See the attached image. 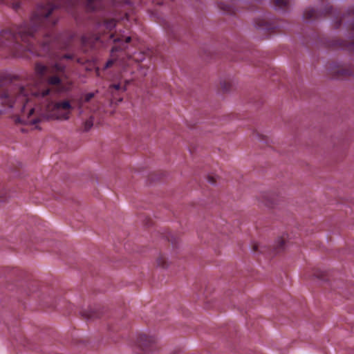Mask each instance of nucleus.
<instances>
[{
    "mask_svg": "<svg viewBox=\"0 0 354 354\" xmlns=\"http://www.w3.org/2000/svg\"><path fill=\"white\" fill-rule=\"evenodd\" d=\"M28 90L25 88H20L15 93H7L0 92V112L13 111L24 113L28 108V117L35 111V109L28 106L30 97L28 96Z\"/></svg>",
    "mask_w": 354,
    "mask_h": 354,
    "instance_id": "obj_1",
    "label": "nucleus"
},
{
    "mask_svg": "<svg viewBox=\"0 0 354 354\" xmlns=\"http://www.w3.org/2000/svg\"><path fill=\"white\" fill-rule=\"evenodd\" d=\"M54 9L55 6L50 3L38 6L36 13L32 19V26L24 25L20 26L17 30V35L22 40L26 41L36 30L35 24H43Z\"/></svg>",
    "mask_w": 354,
    "mask_h": 354,
    "instance_id": "obj_2",
    "label": "nucleus"
},
{
    "mask_svg": "<svg viewBox=\"0 0 354 354\" xmlns=\"http://www.w3.org/2000/svg\"><path fill=\"white\" fill-rule=\"evenodd\" d=\"M71 109L68 101L50 103L47 105L43 116L47 119L67 120L70 118Z\"/></svg>",
    "mask_w": 354,
    "mask_h": 354,
    "instance_id": "obj_3",
    "label": "nucleus"
},
{
    "mask_svg": "<svg viewBox=\"0 0 354 354\" xmlns=\"http://www.w3.org/2000/svg\"><path fill=\"white\" fill-rule=\"evenodd\" d=\"M138 342L140 346H151L156 343V338L154 336L142 333L139 336Z\"/></svg>",
    "mask_w": 354,
    "mask_h": 354,
    "instance_id": "obj_4",
    "label": "nucleus"
},
{
    "mask_svg": "<svg viewBox=\"0 0 354 354\" xmlns=\"http://www.w3.org/2000/svg\"><path fill=\"white\" fill-rule=\"evenodd\" d=\"M156 265L160 268H167L170 265L168 254L167 253H160L156 258Z\"/></svg>",
    "mask_w": 354,
    "mask_h": 354,
    "instance_id": "obj_5",
    "label": "nucleus"
},
{
    "mask_svg": "<svg viewBox=\"0 0 354 354\" xmlns=\"http://www.w3.org/2000/svg\"><path fill=\"white\" fill-rule=\"evenodd\" d=\"M109 38L112 39L114 43H122L124 41L125 43H129L131 41L130 36H124L120 32L111 33Z\"/></svg>",
    "mask_w": 354,
    "mask_h": 354,
    "instance_id": "obj_6",
    "label": "nucleus"
},
{
    "mask_svg": "<svg viewBox=\"0 0 354 354\" xmlns=\"http://www.w3.org/2000/svg\"><path fill=\"white\" fill-rule=\"evenodd\" d=\"M104 6L103 0H86V7L91 10H97Z\"/></svg>",
    "mask_w": 354,
    "mask_h": 354,
    "instance_id": "obj_7",
    "label": "nucleus"
},
{
    "mask_svg": "<svg viewBox=\"0 0 354 354\" xmlns=\"http://www.w3.org/2000/svg\"><path fill=\"white\" fill-rule=\"evenodd\" d=\"M286 245V241L283 238L277 239L274 242V248L276 249V252H278L284 249Z\"/></svg>",
    "mask_w": 354,
    "mask_h": 354,
    "instance_id": "obj_8",
    "label": "nucleus"
},
{
    "mask_svg": "<svg viewBox=\"0 0 354 354\" xmlns=\"http://www.w3.org/2000/svg\"><path fill=\"white\" fill-rule=\"evenodd\" d=\"M102 27H104L105 29H106L109 31L112 30L113 28L116 26V21L113 19H111L109 21H105L102 25Z\"/></svg>",
    "mask_w": 354,
    "mask_h": 354,
    "instance_id": "obj_9",
    "label": "nucleus"
},
{
    "mask_svg": "<svg viewBox=\"0 0 354 354\" xmlns=\"http://www.w3.org/2000/svg\"><path fill=\"white\" fill-rule=\"evenodd\" d=\"M220 85H221L222 90L224 91H230L232 86L231 82H230L225 80H221L220 82Z\"/></svg>",
    "mask_w": 354,
    "mask_h": 354,
    "instance_id": "obj_10",
    "label": "nucleus"
},
{
    "mask_svg": "<svg viewBox=\"0 0 354 354\" xmlns=\"http://www.w3.org/2000/svg\"><path fill=\"white\" fill-rule=\"evenodd\" d=\"M48 83L51 85H59L61 80L57 76H53L48 80Z\"/></svg>",
    "mask_w": 354,
    "mask_h": 354,
    "instance_id": "obj_11",
    "label": "nucleus"
},
{
    "mask_svg": "<svg viewBox=\"0 0 354 354\" xmlns=\"http://www.w3.org/2000/svg\"><path fill=\"white\" fill-rule=\"evenodd\" d=\"M46 70H47V68L42 64H37V66H36V71L37 73H39L40 75H43L44 73H46Z\"/></svg>",
    "mask_w": 354,
    "mask_h": 354,
    "instance_id": "obj_12",
    "label": "nucleus"
},
{
    "mask_svg": "<svg viewBox=\"0 0 354 354\" xmlns=\"http://www.w3.org/2000/svg\"><path fill=\"white\" fill-rule=\"evenodd\" d=\"M276 2V9L282 8L283 6L286 5V0H275Z\"/></svg>",
    "mask_w": 354,
    "mask_h": 354,
    "instance_id": "obj_13",
    "label": "nucleus"
},
{
    "mask_svg": "<svg viewBox=\"0 0 354 354\" xmlns=\"http://www.w3.org/2000/svg\"><path fill=\"white\" fill-rule=\"evenodd\" d=\"M252 247L254 252H261V246L259 243H254Z\"/></svg>",
    "mask_w": 354,
    "mask_h": 354,
    "instance_id": "obj_14",
    "label": "nucleus"
},
{
    "mask_svg": "<svg viewBox=\"0 0 354 354\" xmlns=\"http://www.w3.org/2000/svg\"><path fill=\"white\" fill-rule=\"evenodd\" d=\"M93 120L91 119L88 120L84 124V129L88 131L93 126Z\"/></svg>",
    "mask_w": 354,
    "mask_h": 354,
    "instance_id": "obj_15",
    "label": "nucleus"
},
{
    "mask_svg": "<svg viewBox=\"0 0 354 354\" xmlns=\"http://www.w3.org/2000/svg\"><path fill=\"white\" fill-rule=\"evenodd\" d=\"M49 92H50L49 89H45V90H43L41 92L34 93V94L37 96L41 95V97H44L45 95H48L49 93Z\"/></svg>",
    "mask_w": 354,
    "mask_h": 354,
    "instance_id": "obj_16",
    "label": "nucleus"
},
{
    "mask_svg": "<svg viewBox=\"0 0 354 354\" xmlns=\"http://www.w3.org/2000/svg\"><path fill=\"white\" fill-rule=\"evenodd\" d=\"M94 96V93H88L84 95V100L88 102Z\"/></svg>",
    "mask_w": 354,
    "mask_h": 354,
    "instance_id": "obj_17",
    "label": "nucleus"
},
{
    "mask_svg": "<svg viewBox=\"0 0 354 354\" xmlns=\"http://www.w3.org/2000/svg\"><path fill=\"white\" fill-rule=\"evenodd\" d=\"M113 62H114V61L113 59L108 60L104 66V68H107L113 65Z\"/></svg>",
    "mask_w": 354,
    "mask_h": 354,
    "instance_id": "obj_18",
    "label": "nucleus"
},
{
    "mask_svg": "<svg viewBox=\"0 0 354 354\" xmlns=\"http://www.w3.org/2000/svg\"><path fill=\"white\" fill-rule=\"evenodd\" d=\"M80 313L82 315V316L84 317L86 319H90L91 318V315L87 314V313L86 311H84V310H81L80 312Z\"/></svg>",
    "mask_w": 354,
    "mask_h": 354,
    "instance_id": "obj_19",
    "label": "nucleus"
},
{
    "mask_svg": "<svg viewBox=\"0 0 354 354\" xmlns=\"http://www.w3.org/2000/svg\"><path fill=\"white\" fill-rule=\"evenodd\" d=\"M119 50H120V48L118 46L113 47L111 49V57H113L114 52L118 51Z\"/></svg>",
    "mask_w": 354,
    "mask_h": 354,
    "instance_id": "obj_20",
    "label": "nucleus"
},
{
    "mask_svg": "<svg viewBox=\"0 0 354 354\" xmlns=\"http://www.w3.org/2000/svg\"><path fill=\"white\" fill-rule=\"evenodd\" d=\"M112 86H113L115 89H116V90H118V89L120 88V84H113Z\"/></svg>",
    "mask_w": 354,
    "mask_h": 354,
    "instance_id": "obj_21",
    "label": "nucleus"
},
{
    "mask_svg": "<svg viewBox=\"0 0 354 354\" xmlns=\"http://www.w3.org/2000/svg\"><path fill=\"white\" fill-rule=\"evenodd\" d=\"M55 68H56L57 71H62L63 70V68L62 66H58V65H56Z\"/></svg>",
    "mask_w": 354,
    "mask_h": 354,
    "instance_id": "obj_22",
    "label": "nucleus"
},
{
    "mask_svg": "<svg viewBox=\"0 0 354 354\" xmlns=\"http://www.w3.org/2000/svg\"><path fill=\"white\" fill-rule=\"evenodd\" d=\"M64 57L66 59H71V56L70 55H65Z\"/></svg>",
    "mask_w": 354,
    "mask_h": 354,
    "instance_id": "obj_23",
    "label": "nucleus"
},
{
    "mask_svg": "<svg viewBox=\"0 0 354 354\" xmlns=\"http://www.w3.org/2000/svg\"><path fill=\"white\" fill-rule=\"evenodd\" d=\"M29 122L31 123V124H34V123L36 122V120L30 121Z\"/></svg>",
    "mask_w": 354,
    "mask_h": 354,
    "instance_id": "obj_24",
    "label": "nucleus"
},
{
    "mask_svg": "<svg viewBox=\"0 0 354 354\" xmlns=\"http://www.w3.org/2000/svg\"><path fill=\"white\" fill-rule=\"evenodd\" d=\"M12 6H13V7H15V8H17L19 6L18 5H15V4H13Z\"/></svg>",
    "mask_w": 354,
    "mask_h": 354,
    "instance_id": "obj_25",
    "label": "nucleus"
},
{
    "mask_svg": "<svg viewBox=\"0 0 354 354\" xmlns=\"http://www.w3.org/2000/svg\"><path fill=\"white\" fill-rule=\"evenodd\" d=\"M0 1H3V2H5V1H6V0H0Z\"/></svg>",
    "mask_w": 354,
    "mask_h": 354,
    "instance_id": "obj_26",
    "label": "nucleus"
}]
</instances>
